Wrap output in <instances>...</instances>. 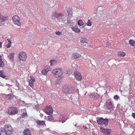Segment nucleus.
<instances>
[{
    "label": "nucleus",
    "mask_w": 135,
    "mask_h": 135,
    "mask_svg": "<svg viewBox=\"0 0 135 135\" xmlns=\"http://www.w3.org/2000/svg\"><path fill=\"white\" fill-rule=\"evenodd\" d=\"M52 16L56 18L59 21H62L64 23H66L68 22L66 15H64L62 13H58L54 12L53 13Z\"/></svg>",
    "instance_id": "nucleus-1"
},
{
    "label": "nucleus",
    "mask_w": 135,
    "mask_h": 135,
    "mask_svg": "<svg viewBox=\"0 0 135 135\" xmlns=\"http://www.w3.org/2000/svg\"><path fill=\"white\" fill-rule=\"evenodd\" d=\"M52 73L54 77L58 78L62 75L63 74V71L62 68H57L53 70Z\"/></svg>",
    "instance_id": "nucleus-2"
},
{
    "label": "nucleus",
    "mask_w": 135,
    "mask_h": 135,
    "mask_svg": "<svg viewBox=\"0 0 135 135\" xmlns=\"http://www.w3.org/2000/svg\"><path fill=\"white\" fill-rule=\"evenodd\" d=\"M74 88L71 85H67L63 86L62 90L66 93H72L74 91Z\"/></svg>",
    "instance_id": "nucleus-3"
},
{
    "label": "nucleus",
    "mask_w": 135,
    "mask_h": 135,
    "mask_svg": "<svg viewBox=\"0 0 135 135\" xmlns=\"http://www.w3.org/2000/svg\"><path fill=\"white\" fill-rule=\"evenodd\" d=\"M97 121L99 125H104L107 126L108 123V120L107 118L104 119L102 117L97 118Z\"/></svg>",
    "instance_id": "nucleus-4"
},
{
    "label": "nucleus",
    "mask_w": 135,
    "mask_h": 135,
    "mask_svg": "<svg viewBox=\"0 0 135 135\" xmlns=\"http://www.w3.org/2000/svg\"><path fill=\"white\" fill-rule=\"evenodd\" d=\"M12 20L13 22L15 24L17 25L18 26H20L21 23L20 22V18L17 15H15L12 17Z\"/></svg>",
    "instance_id": "nucleus-5"
},
{
    "label": "nucleus",
    "mask_w": 135,
    "mask_h": 135,
    "mask_svg": "<svg viewBox=\"0 0 135 135\" xmlns=\"http://www.w3.org/2000/svg\"><path fill=\"white\" fill-rule=\"evenodd\" d=\"M18 113L17 108L15 107H11L9 108L8 113L10 115H13Z\"/></svg>",
    "instance_id": "nucleus-6"
},
{
    "label": "nucleus",
    "mask_w": 135,
    "mask_h": 135,
    "mask_svg": "<svg viewBox=\"0 0 135 135\" xmlns=\"http://www.w3.org/2000/svg\"><path fill=\"white\" fill-rule=\"evenodd\" d=\"M18 58L20 61H25L27 58V56L25 52L22 51L19 54Z\"/></svg>",
    "instance_id": "nucleus-7"
},
{
    "label": "nucleus",
    "mask_w": 135,
    "mask_h": 135,
    "mask_svg": "<svg viewBox=\"0 0 135 135\" xmlns=\"http://www.w3.org/2000/svg\"><path fill=\"white\" fill-rule=\"evenodd\" d=\"M45 112L48 115H51L53 113V110L52 107L51 106H47L44 109Z\"/></svg>",
    "instance_id": "nucleus-8"
},
{
    "label": "nucleus",
    "mask_w": 135,
    "mask_h": 135,
    "mask_svg": "<svg viewBox=\"0 0 135 135\" xmlns=\"http://www.w3.org/2000/svg\"><path fill=\"white\" fill-rule=\"evenodd\" d=\"M100 129L101 132L103 133L104 135H110L111 132L110 129H105L103 127H100Z\"/></svg>",
    "instance_id": "nucleus-9"
},
{
    "label": "nucleus",
    "mask_w": 135,
    "mask_h": 135,
    "mask_svg": "<svg viewBox=\"0 0 135 135\" xmlns=\"http://www.w3.org/2000/svg\"><path fill=\"white\" fill-rule=\"evenodd\" d=\"M106 106L107 108L109 110H111L114 107L112 101L109 99L107 101Z\"/></svg>",
    "instance_id": "nucleus-10"
},
{
    "label": "nucleus",
    "mask_w": 135,
    "mask_h": 135,
    "mask_svg": "<svg viewBox=\"0 0 135 135\" xmlns=\"http://www.w3.org/2000/svg\"><path fill=\"white\" fill-rule=\"evenodd\" d=\"M11 133L8 132L4 128L0 129V135H11Z\"/></svg>",
    "instance_id": "nucleus-11"
},
{
    "label": "nucleus",
    "mask_w": 135,
    "mask_h": 135,
    "mask_svg": "<svg viewBox=\"0 0 135 135\" xmlns=\"http://www.w3.org/2000/svg\"><path fill=\"white\" fill-rule=\"evenodd\" d=\"M74 76L77 80L78 81H81L82 78V76L81 75V73L77 71L74 73Z\"/></svg>",
    "instance_id": "nucleus-12"
},
{
    "label": "nucleus",
    "mask_w": 135,
    "mask_h": 135,
    "mask_svg": "<svg viewBox=\"0 0 135 135\" xmlns=\"http://www.w3.org/2000/svg\"><path fill=\"white\" fill-rule=\"evenodd\" d=\"M30 79L28 80L29 85L31 88H33L34 86L33 84L35 81V79L33 76H30Z\"/></svg>",
    "instance_id": "nucleus-13"
},
{
    "label": "nucleus",
    "mask_w": 135,
    "mask_h": 135,
    "mask_svg": "<svg viewBox=\"0 0 135 135\" xmlns=\"http://www.w3.org/2000/svg\"><path fill=\"white\" fill-rule=\"evenodd\" d=\"M35 122L40 126H46L45 124V120H36L35 121Z\"/></svg>",
    "instance_id": "nucleus-14"
},
{
    "label": "nucleus",
    "mask_w": 135,
    "mask_h": 135,
    "mask_svg": "<svg viewBox=\"0 0 135 135\" xmlns=\"http://www.w3.org/2000/svg\"><path fill=\"white\" fill-rule=\"evenodd\" d=\"M5 129L8 131L9 133H11L13 131V129L12 127L8 125H6L4 127Z\"/></svg>",
    "instance_id": "nucleus-15"
},
{
    "label": "nucleus",
    "mask_w": 135,
    "mask_h": 135,
    "mask_svg": "<svg viewBox=\"0 0 135 135\" xmlns=\"http://www.w3.org/2000/svg\"><path fill=\"white\" fill-rule=\"evenodd\" d=\"M24 135H31L30 131L28 129H25L23 131Z\"/></svg>",
    "instance_id": "nucleus-16"
},
{
    "label": "nucleus",
    "mask_w": 135,
    "mask_h": 135,
    "mask_svg": "<svg viewBox=\"0 0 135 135\" xmlns=\"http://www.w3.org/2000/svg\"><path fill=\"white\" fill-rule=\"evenodd\" d=\"M72 30L76 33L80 32L79 29L77 27L75 26L74 27L72 28Z\"/></svg>",
    "instance_id": "nucleus-17"
},
{
    "label": "nucleus",
    "mask_w": 135,
    "mask_h": 135,
    "mask_svg": "<svg viewBox=\"0 0 135 135\" xmlns=\"http://www.w3.org/2000/svg\"><path fill=\"white\" fill-rule=\"evenodd\" d=\"M81 56V55L79 54L78 53H74L73 54L71 58L74 59L80 57Z\"/></svg>",
    "instance_id": "nucleus-18"
},
{
    "label": "nucleus",
    "mask_w": 135,
    "mask_h": 135,
    "mask_svg": "<svg viewBox=\"0 0 135 135\" xmlns=\"http://www.w3.org/2000/svg\"><path fill=\"white\" fill-rule=\"evenodd\" d=\"M6 98L7 99H11L13 98V95L11 94H9L6 96Z\"/></svg>",
    "instance_id": "nucleus-19"
},
{
    "label": "nucleus",
    "mask_w": 135,
    "mask_h": 135,
    "mask_svg": "<svg viewBox=\"0 0 135 135\" xmlns=\"http://www.w3.org/2000/svg\"><path fill=\"white\" fill-rule=\"evenodd\" d=\"M126 54L123 51H119L118 54V56L120 57H123Z\"/></svg>",
    "instance_id": "nucleus-20"
},
{
    "label": "nucleus",
    "mask_w": 135,
    "mask_h": 135,
    "mask_svg": "<svg viewBox=\"0 0 135 135\" xmlns=\"http://www.w3.org/2000/svg\"><path fill=\"white\" fill-rule=\"evenodd\" d=\"M96 90L97 91V93L99 95H101L102 93V89L100 88H98Z\"/></svg>",
    "instance_id": "nucleus-21"
},
{
    "label": "nucleus",
    "mask_w": 135,
    "mask_h": 135,
    "mask_svg": "<svg viewBox=\"0 0 135 135\" xmlns=\"http://www.w3.org/2000/svg\"><path fill=\"white\" fill-rule=\"evenodd\" d=\"M129 44L131 46H133L135 44V42L134 40H131L129 41Z\"/></svg>",
    "instance_id": "nucleus-22"
},
{
    "label": "nucleus",
    "mask_w": 135,
    "mask_h": 135,
    "mask_svg": "<svg viewBox=\"0 0 135 135\" xmlns=\"http://www.w3.org/2000/svg\"><path fill=\"white\" fill-rule=\"evenodd\" d=\"M3 71L0 70V76L2 78H5L6 77L5 74H4Z\"/></svg>",
    "instance_id": "nucleus-23"
},
{
    "label": "nucleus",
    "mask_w": 135,
    "mask_h": 135,
    "mask_svg": "<svg viewBox=\"0 0 135 135\" xmlns=\"http://www.w3.org/2000/svg\"><path fill=\"white\" fill-rule=\"evenodd\" d=\"M88 95L90 96L91 98H93L95 99H98V98L97 97L95 96L92 93H89L88 94Z\"/></svg>",
    "instance_id": "nucleus-24"
},
{
    "label": "nucleus",
    "mask_w": 135,
    "mask_h": 135,
    "mask_svg": "<svg viewBox=\"0 0 135 135\" xmlns=\"http://www.w3.org/2000/svg\"><path fill=\"white\" fill-rule=\"evenodd\" d=\"M1 15L0 13V20L2 22H4L6 20V18L5 17L1 16Z\"/></svg>",
    "instance_id": "nucleus-25"
},
{
    "label": "nucleus",
    "mask_w": 135,
    "mask_h": 135,
    "mask_svg": "<svg viewBox=\"0 0 135 135\" xmlns=\"http://www.w3.org/2000/svg\"><path fill=\"white\" fill-rule=\"evenodd\" d=\"M13 53H11L8 56V57L9 59V60H12L13 58Z\"/></svg>",
    "instance_id": "nucleus-26"
},
{
    "label": "nucleus",
    "mask_w": 135,
    "mask_h": 135,
    "mask_svg": "<svg viewBox=\"0 0 135 135\" xmlns=\"http://www.w3.org/2000/svg\"><path fill=\"white\" fill-rule=\"evenodd\" d=\"M87 41V40L85 38H82L80 39V42L82 43H86Z\"/></svg>",
    "instance_id": "nucleus-27"
},
{
    "label": "nucleus",
    "mask_w": 135,
    "mask_h": 135,
    "mask_svg": "<svg viewBox=\"0 0 135 135\" xmlns=\"http://www.w3.org/2000/svg\"><path fill=\"white\" fill-rule=\"evenodd\" d=\"M78 24L80 26H81L83 25V22L81 20H79L78 22Z\"/></svg>",
    "instance_id": "nucleus-28"
},
{
    "label": "nucleus",
    "mask_w": 135,
    "mask_h": 135,
    "mask_svg": "<svg viewBox=\"0 0 135 135\" xmlns=\"http://www.w3.org/2000/svg\"><path fill=\"white\" fill-rule=\"evenodd\" d=\"M56 61L55 60H52L50 61V63L51 66H52L55 64L56 62Z\"/></svg>",
    "instance_id": "nucleus-29"
},
{
    "label": "nucleus",
    "mask_w": 135,
    "mask_h": 135,
    "mask_svg": "<svg viewBox=\"0 0 135 135\" xmlns=\"http://www.w3.org/2000/svg\"><path fill=\"white\" fill-rule=\"evenodd\" d=\"M67 22H68L67 23H68V24H70V25L72 26L73 25V24L74 23L71 20H67Z\"/></svg>",
    "instance_id": "nucleus-30"
},
{
    "label": "nucleus",
    "mask_w": 135,
    "mask_h": 135,
    "mask_svg": "<svg viewBox=\"0 0 135 135\" xmlns=\"http://www.w3.org/2000/svg\"><path fill=\"white\" fill-rule=\"evenodd\" d=\"M4 64L2 60L0 61V67L2 68L4 66Z\"/></svg>",
    "instance_id": "nucleus-31"
},
{
    "label": "nucleus",
    "mask_w": 135,
    "mask_h": 135,
    "mask_svg": "<svg viewBox=\"0 0 135 135\" xmlns=\"http://www.w3.org/2000/svg\"><path fill=\"white\" fill-rule=\"evenodd\" d=\"M91 22L90 20H88L87 23V25L88 26H91Z\"/></svg>",
    "instance_id": "nucleus-32"
},
{
    "label": "nucleus",
    "mask_w": 135,
    "mask_h": 135,
    "mask_svg": "<svg viewBox=\"0 0 135 135\" xmlns=\"http://www.w3.org/2000/svg\"><path fill=\"white\" fill-rule=\"evenodd\" d=\"M47 71H46L45 70H44L42 72V73L43 75H45L47 74Z\"/></svg>",
    "instance_id": "nucleus-33"
},
{
    "label": "nucleus",
    "mask_w": 135,
    "mask_h": 135,
    "mask_svg": "<svg viewBox=\"0 0 135 135\" xmlns=\"http://www.w3.org/2000/svg\"><path fill=\"white\" fill-rule=\"evenodd\" d=\"M119 98V97L117 95H115L114 97V99L116 100H118V98Z\"/></svg>",
    "instance_id": "nucleus-34"
},
{
    "label": "nucleus",
    "mask_w": 135,
    "mask_h": 135,
    "mask_svg": "<svg viewBox=\"0 0 135 135\" xmlns=\"http://www.w3.org/2000/svg\"><path fill=\"white\" fill-rule=\"evenodd\" d=\"M66 117L65 115V114L61 115L59 117L60 118H63Z\"/></svg>",
    "instance_id": "nucleus-35"
},
{
    "label": "nucleus",
    "mask_w": 135,
    "mask_h": 135,
    "mask_svg": "<svg viewBox=\"0 0 135 135\" xmlns=\"http://www.w3.org/2000/svg\"><path fill=\"white\" fill-rule=\"evenodd\" d=\"M57 35H62V33L60 32L59 31H56L55 33Z\"/></svg>",
    "instance_id": "nucleus-36"
},
{
    "label": "nucleus",
    "mask_w": 135,
    "mask_h": 135,
    "mask_svg": "<svg viewBox=\"0 0 135 135\" xmlns=\"http://www.w3.org/2000/svg\"><path fill=\"white\" fill-rule=\"evenodd\" d=\"M105 45H106V46L108 47L111 45V44L110 43L108 42H107L105 43Z\"/></svg>",
    "instance_id": "nucleus-37"
},
{
    "label": "nucleus",
    "mask_w": 135,
    "mask_h": 135,
    "mask_svg": "<svg viewBox=\"0 0 135 135\" xmlns=\"http://www.w3.org/2000/svg\"><path fill=\"white\" fill-rule=\"evenodd\" d=\"M49 119V120H52L53 119V117L52 115L49 116L48 117Z\"/></svg>",
    "instance_id": "nucleus-38"
},
{
    "label": "nucleus",
    "mask_w": 135,
    "mask_h": 135,
    "mask_svg": "<svg viewBox=\"0 0 135 135\" xmlns=\"http://www.w3.org/2000/svg\"><path fill=\"white\" fill-rule=\"evenodd\" d=\"M60 79H59L56 80L55 82V84L56 85L60 83Z\"/></svg>",
    "instance_id": "nucleus-39"
},
{
    "label": "nucleus",
    "mask_w": 135,
    "mask_h": 135,
    "mask_svg": "<svg viewBox=\"0 0 135 135\" xmlns=\"http://www.w3.org/2000/svg\"><path fill=\"white\" fill-rule=\"evenodd\" d=\"M11 43H9L7 45V48H9L11 46Z\"/></svg>",
    "instance_id": "nucleus-40"
},
{
    "label": "nucleus",
    "mask_w": 135,
    "mask_h": 135,
    "mask_svg": "<svg viewBox=\"0 0 135 135\" xmlns=\"http://www.w3.org/2000/svg\"><path fill=\"white\" fill-rule=\"evenodd\" d=\"M44 70H46V71H49V68H48V66H46L45 67V68L44 69Z\"/></svg>",
    "instance_id": "nucleus-41"
},
{
    "label": "nucleus",
    "mask_w": 135,
    "mask_h": 135,
    "mask_svg": "<svg viewBox=\"0 0 135 135\" xmlns=\"http://www.w3.org/2000/svg\"><path fill=\"white\" fill-rule=\"evenodd\" d=\"M132 116L134 118H135V113H133L132 115Z\"/></svg>",
    "instance_id": "nucleus-42"
},
{
    "label": "nucleus",
    "mask_w": 135,
    "mask_h": 135,
    "mask_svg": "<svg viewBox=\"0 0 135 135\" xmlns=\"http://www.w3.org/2000/svg\"><path fill=\"white\" fill-rule=\"evenodd\" d=\"M27 115V113H23V115L24 116H25Z\"/></svg>",
    "instance_id": "nucleus-43"
},
{
    "label": "nucleus",
    "mask_w": 135,
    "mask_h": 135,
    "mask_svg": "<svg viewBox=\"0 0 135 135\" xmlns=\"http://www.w3.org/2000/svg\"><path fill=\"white\" fill-rule=\"evenodd\" d=\"M35 107L36 109H38L39 108V105H35Z\"/></svg>",
    "instance_id": "nucleus-44"
},
{
    "label": "nucleus",
    "mask_w": 135,
    "mask_h": 135,
    "mask_svg": "<svg viewBox=\"0 0 135 135\" xmlns=\"http://www.w3.org/2000/svg\"><path fill=\"white\" fill-rule=\"evenodd\" d=\"M7 40L8 41V42H9V43H11V41L9 40L8 39H7Z\"/></svg>",
    "instance_id": "nucleus-45"
},
{
    "label": "nucleus",
    "mask_w": 135,
    "mask_h": 135,
    "mask_svg": "<svg viewBox=\"0 0 135 135\" xmlns=\"http://www.w3.org/2000/svg\"><path fill=\"white\" fill-rule=\"evenodd\" d=\"M84 128L85 130H87L88 129L87 127H84Z\"/></svg>",
    "instance_id": "nucleus-46"
},
{
    "label": "nucleus",
    "mask_w": 135,
    "mask_h": 135,
    "mask_svg": "<svg viewBox=\"0 0 135 135\" xmlns=\"http://www.w3.org/2000/svg\"><path fill=\"white\" fill-rule=\"evenodd\" d=\"M2 43L0 42V47H2Z\"/></svg>",
    "instance_id": "nucleus-47"
},
{
    "label": "nucleus",
    "mask_w": 135,
    "mask_h": 135,
    "mask_svg": "<svg viewBox=\"0 0 135 135\" xmlns=\"http://www.w3.org/2000/svg\"><path fill=\"white\" fill-rule=\"evenodd\" d=\"M67 119H66L65 120H62V123H64V122L66 120H67Z\"/></svg>",
    "instance_id": "nucleus-48"
},
{
    "label": "nucleus",
    "mask_w": 135,
    "mask_h": 135,
    "mask_svg": "<svg viewBox=\"0 0 135 135\" xmlns=\"http://www.w3.org/2000/svg\"><path fill=\"white\" fill-rule=\"evenodd\" d=\"M93 135H97V134H95L93 132Z\"/></svg>",
    "instance_id": "nucleus-49"
},
{
    "label": "nucleus",
    "mask_w": 135,
    "mask_h": 135,
    "mask_svg": "<svg viewBox=\"0 0 135 135\" xmlns=\"http://www.w3.org/2000/svg\"><path fill=\"white\" fill-rule=\"evenodd\" d=\"M40 115L41 117H42L43 116V114L41 113V114Z\"/></svg>",
    "instance_id": "nucleus-50"
},
{
    "label": "nucleus",
    "mask_w": 135,
    "mask_h": 135,
    "mask_svg": "<svg viewBox=\"0 0 135 135\" xmlns=\"http://www.w3.org/2000/svg\"><path fill=\"white\" fill-rule=\"evenodd\" d=\"M6 85H7V86L9 85V86H11V85H9V84H6Z\"/></svg>",
    "instance_id": "nucleus-51"
},
{
    "label": "nucleus",
    "mask_w": 135,
    "mask_h": 135,
    "mask_svg": "<svg viewBox=\"0 0 135 135\" xmlns=\"http://www.w3.org/2000/svg\"><path fill=\"white\" fill-rule=\"evenodd\" d=\"M1 55H0V61L1 60H2V59H1Z\"/></svg>",
    "instance_id": "nucleus-52"
},
{
    "label": "nucleus",
    "mask_w": 135,
    "mask_h": 135,
    "mask_svg": "<svg viewBox=\"0 0 135 135\" xmlns=\"http://www.w3.org/2000/svg\"><path fill=\"white\" fill-rule=\"evenodd\" d=\"M75 127H76V126H77V124H75Z\"/></svg>",
    "instance_id": "nucleus-53"
},
{
    "label": "nucleus",
    "mask_w": 135,
    "mask_h": 135,
    "mask_svg": "<svg viewBox=\"0 0 135 135\" xmlns=\"http://www.w3.org/2000/svg\"><path fill=\"white\" fill-rule=\"evenodd\" d=\"M67 12L68 13V14H69V13L68 12V11H67Z\"/></svg>",
    "instance_id": "nucleus-54"
},
{
    "label": "nucleus",
    "mask_w": 135,
    "mask_h": 135,
    "mask_svg": "<svg viewBox=\"0 0 135 135\" xmlns=\"http://www.w3.org/2000/svg\"><path fill=\"white\" fill-rule=\"evenodd\" d=\"M6 79H7V78H6Z\"/></svg>",
    "instance_id": "nucleus-55"
}]
</instances>
